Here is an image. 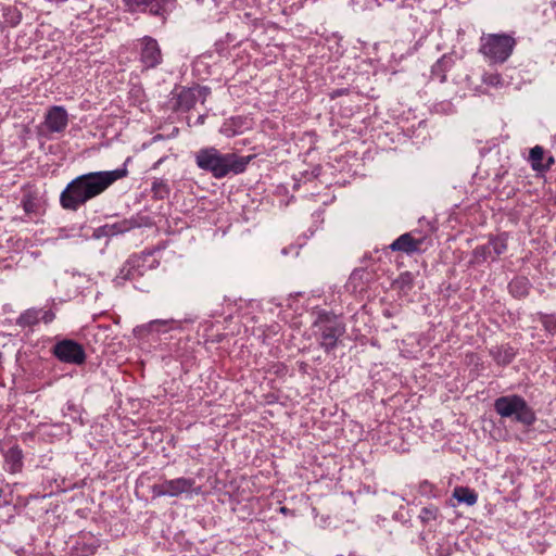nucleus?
<instances>
[{
    "label": "nucleus",
    "mask_w": 556,
    "mask_h": 556,
    "mask_svg": "<svg viewBox=\"0 0 556 556\" xmlns=\"http://www.w3.org/2000/svg\"><path fill=\"white\" fill-rule=\"evenodd\" d=\"M126 160L124 165L113 170H100L83 174L71 180L60 194V204L64 210L76 212L88 201L102 194L115 181L128 175Z\"/></svg>",
    "instance_id": "obj_1"
},
{
    "label": "nucleus",
    "mask_w": 556,
    "mask_h": 556,
    "mask_svg": "<svg viewBox=\"0 0 556 556\" xmlns=\"http://www.w3.org/2000/svg\"><path fill=\"white\" fill-rule=\"evenodd\" d=\"M251 160V155L223 153L215 147H204L194 152V163L198 168L211 174L215 179L242 174Z\"/></svg>",
    "instance_id": "obj_2"
},
{
    "label": "nucleus",
    "mask_w": 556,
    "mask_h": 556,
    "mask_svg": "<svg viewBox=\"0 0 556 556\" xmlns=\"http://www.w3.org/2000/svg\"><path fill=\"white\" fill-rule=\"evenodd\" d=\"M516 45V38L509 34H482L479 52L490 64H503L510 58Z\"/></svg>",
    "instance_id": "obj_3"
},
{
    "label": "nucleus",
    "mask_w": 556,
    "mask_h": 556,
    "mask_svg": "<svg viewBox=\"0 0 556 556\" xmlns=\"http://www.w3.org/2000/svg\"><path fill=\"white\" fill-rule=\"evenodd\" d=\"M494 410L502 418H508L523 426H532L536 416L528 402L518 394H509L497 397L494 401Z\"/></svg>",
    "instance_id": "obj_4"
},
{
    "label": "nucleus",
    "mask_w": 556,
    "mask_h": 556,
    "mask_svg": "<svg viewBox=\"0 0 556 556\" xmlns=\"http://www.w3.org/2000/svg\"><path fill=\"white\" fill-rule=\"evenodd\" d=\"M313 333L319 345L329 353L337 348L338 340L345 333V325L336 315L320 313L313 323Z\"/></svg>",
    "instance_id": "obj_5"
},
{
    "label": "nucleus",
    "mask_w": 556,
    "mask_h": 556,
    "mask_svg": "<svg viewBox=\"0 0 556 556\" xmlns=\"http://www.w3.org/2000/svg\"><path fill=\"white\" fill-rule=\"evenodd\" d=\"M157 265L159 262L153 258L151 252L132 255L122 266L113 282L115 286H123L125 281L143 276L147 269H153Z\"/></svg>",
    "instance_id": "obj_6"
},
{
    "label": "nucleus",
    "mask_w": 556,
    "mask_h": 556,
    "mask_svg": "<svg viewBox=\"0 0 556 556\" xmlns=\"http://www.w3.org/2000/svg\"><path fill=\"white\" fill-rule=\"evenodd\" d=\"M201 486L195 485L193 478L179 477L153 484L151 492L155 497H178L182 494H200Z\"/></svg>",
    "instance_id": "obj_7"
},
{
    "label": "nucleus",
    "mask_w": 556,
    "mask_h": 556,
    "mask_svg": "<svg viewBox=\"0 0 556 556\" xmlns=\"http://www.w3.org/2000/svg\"><path fill=\"white\" fill-rule=\"evenodd\" d=\"M129 13H149L166 21L175 8V0H123Z\"/></svg>",
    "instance_id": "obj_8"
},
{
    "label": "nucleus",
    "mask_w": 556,
    "mask_h": 556,
    "mask_svg": "<svg viewBox=\"0 0 556 556\" xmlns=\"http://www.w3.org/2000/svg\"><path fill=\"white\" fill-rule=\"evenodd\" d=\"M52 353L60 362L65 364L79 366L86 362V352L84 346L72 339L58 341L52 348Z\"/></svg>",
    "instance_id": "obj_9"
},
{
    "label": "nucleus",
    "mask_w": 556,
    "mask_h": 556,
    "mask_svg": "<svg viewBox=\"0 0 556 556\" xmlns=\"http://www.w3.org/2000/svg\"><path fill=\"white\" fill-rule=\"evenodd\" d=\"M508 235L506 232L491 237L488 243L478 245L472 253V262L480 264L489 260L495 261L507 250Z\"/></svg>",
    "instance_id": "obj_10"
},
{
    "label": "nucleus",
    "mask_w": 556,
    "mask_h": 556,
    "mask_svg": "<svg viewBox=\"0 0 556 556\" xmlns=\"http://www.w3.org/2000/svg\"><path fill=\"white\" fill-rule=\"evenodd\" d=\"M139 62L142 70L155 68L162 63L163 55L156 39L144 36L139 40Z\"/></svg>",
    "instance_id": "obj_11"
},
{
    "label": "nucleus",
    "mask_w": 556,
    "mask_h": 556,
    "mask_svg": "<svg viewBox=\"0 0 556 556\" xmlns=\"http://www.w3.org/2000/svg\"><path fill=\"white\" fill-rule=\"evenodd\" d=\"M68 124V114L61 105L51 106L45 116V125L51 132H62Z\"/></svg>",
    "instance_id": "obj_12"
},
{
    "label": "nucleus",
    "mask_w": 556,
    "mask_h": 556,
    "mask_svg": "<svg viewBox=\"0 0 556 556\" xmlns=\"http://www.w3.org/2000/svg\"><path fill=\"white\" fill-rule=\"evenodd\" d=\"M421 240L412 237L410 233H403L390 244L392 251H401L407 254L419 251Z\"/></svg>",
    "instance_id": "obj_13"
},
{
    "label": "nucleus",
    "mask_w": 556,
    "mask_h": 556,
    "mask_svg": "<svg viewBox=\"0 0 556 556\" xmlns=\"http://www.w3.org/2000/svg\"><path fill=\"white\" fill-rule=\"evenodd\" d=\"M4 466L5 470L11 473H17L23 468V452L14 445L4 453Z\"/></svg>",
    "instance_id": "obj_14"
},
{
    "label": "nucleus",
    "mask_w": 556,
    "mask_h": 556,
    "mask_svg": "<svg viewBox=\"0 0 556 556\" xmlns=\"http://www.w3.org/2000/svg\"><path fill=\"white\" fill-rule=\"evenodd\" d=\"M489 353L494 362L501 366L510 364L516 356V350L508 344L493 346Z\"/></svg>",
    "instance_id": "obj_15"
},
{
    "label": "nucleus",
    "mask_w": 556,
    "mask_h": 556,
    "mask_svg": "<svg viewBox=\"0 0 556 556\" xmlns=\"http://www.w3.org/2000/svg\"><path fill=\"white\" fill-rule=\"evenodd\" d=\"M453 61L451 58L443 55L431 67V79L444 83L446 80V72L452 68Z\"/></svg>",
    "instance_id": "obj_16"
},
{
    "label": "nucleus",
    "mask_w": 556,
    "mask_h": 556,
    "mask_svg": "<svg viewBox=\"0 0 556 556\" xmlns=\"http://www.w3.org/2000/svg\"><path fill=\"white\" fill-rule=\"evenodd\" d=\"M135 225L132 220L123 219L113 224H105L101 227V231L104 236L112 237L129 231Z\"/></svg>",
    "instance_id": "obj_17"
},
{
    "label": "nucleus",
    "mask_w": 556,
    "mask_h": 556,
    "mask_svg": "<svg viewBox=\"0 0 556 556\" xmlns=\"http://www.w3.org/2000/svg\"><path fill=\"white\" fill-rule=\"evenodd\" d=\"M509 292L515 298H525L530 290V282L526 277H517L508 285Z\"/></svg>",
    "instance_id": "obj_18"
},
{
    "label": "nucleus",
    "mask_w": 556,
    "mask_h": 556,
    "mask_svg": "<svg viewBox=\"0 0 556 556\" xmlns=\"http://www.w3.org/2000/svg\"><path fill=\"white\" fill-rule=\"evenodd\" d=\"M151 192L153 199L164 200L170 194V186L164 178H153L151 184Z\"/></svg>",
    "instance_id": "obj_19"
},
{
    "label": "nucleus",
    "mask_w": 556,
    "mask_h": 556,
    "mask_svg": "<svg viewBox=\"0 0 556 556\" xmlns=\"http://www.w3.org/2000/svg\"><path fill=\"white\" fill-rule=\"evenodd\" d=\"M453 497L457 500L458 503H464L468 506H472L478 501L477 493L467 488V486H457L453 491Z\"/></svg>",
    "instance_id": "obj_20"
},
{
    "label": "nucleus",
    "mask_w": 556,
    "mask_h": 556,
    "mask_svg": "<svg viewBox=\"0 0 556 556\" xmlns=\"http://www.w3.org/2000/svg\"><path fill=\"white\" fill-rule=\"evenodd\" d=\"M21 205H22L25 214L29 218H33L34 216L39 215V207H40L39 201H38L37 197L35 194H33L31 192H27L23 195Z\"/></svg>",
    "instance_id": "obj_21"
},
{
    "label": "nucleus",
    "mask_w": 556,
    "mask_h": 556,
    "mask_svg": "<svg viewBox=\"0 0 556 556\" xmlns=\"http://www.w3.org/2000/svg\"><path fill=\"white\" fill-rule=\"evenodd\" d=\"M543 156L544 150L542 147L535 146L530 150L529 159L534 170L543 172L548 169V165L542 164Z\"/></svg>",
    "instance_id": "obj_22"
},
{
    "label": "nucleus",
    "mask_w": 556,
    "mask_h": 556,
    "mask_svg": "<svg viewBox=\"0 0 556 556\" xmlns=\"http://www.w3.org/2000/svg\"><path fill=\"white\" fill-rule=\"evenodd\" d=\"M42 309L30 308L25 311L17 319V325L22 327L34 326L40 321Z\"/></svg>",
    "instance_id": "obj_23"
},
{
    "label": "nucleus",
    "mask_w": 556,
    "mask_h": 556,
    "mask_svg": "<svg viewBox=\"0 0 556 556\" xmlns=\"http://www.w3.org/2000/svg\"><path fill=\"white\" fill-rule=\"evenodd\" d=\"M197 103V96L193 89H184L178 96V104L181 109L190 110Z\"/></svg>",
    "instance_id": "obj_24"
},
{
    "label": "nucleus",
    "mask_w": 556,
    "mask_h": 556,
    "mask_svg": "<svg viewBox=\"0 0 556 556\" xmlns=\"http://www.w3.org/2000/svg\"><path fill=\"white\" fill-rule=\"evenodd\" d=\"M539 320L543 325L544 329L551 333L556 334V315L555 314H539Z\"/></svg>",
    "instance_id": "obj_25"
},
{
    "label": "nucleus",
    "mask_w": 556,
    "mask_h": 556,
    "mask_svg": "<svg viewBox=\"0 0 556 556\" xmlns=\"http://www.w3.org/2000/svg\"><path fill=\"white\" fill-rule=\"evenodd\" d=\"M438 516H439V508L433 505L424 507L419 514V518L422 523H430V522L437 520Z\"/></svg>",
    "instance_id": "obj_26"
},
{
    "label": "nucleus",
    "mask_w": 556,
    "mask_h": 556,
    "mask_svg": "<svg viewBox=\"0 0 556 556\" xmlns=\"http://www.w3.org/2000/svg\"><path fill=\"white\" fill-rule=\"evenodd\" d=\"M433 112L439 114H452L454 112V104L452 100H442L432 106Z\"/></svg>",
    "instance_id": "obj_27"
},
{
    "label": "nucleus",
    "mask_w": 556,
    "mask_h": 556,
    "mask_svg": "<svg viewBox=\"0 0 556 556\" xmlns=\"http://www.w3.org/2000/svg\"><path fill=\"white\" fill-rule=\"evenodd\" d=\"M433 484L428 481H422L419 483L418 491L422 496L431 497L434 496Z\"/></svg>",
    "instance_id": "obj_28"
},
{
    "label": "nucleus",
    "mask_w": 556,
    "mask_h": 556,
    "mask_svg": "<svg viewBox=\"0 0 556 556\" xmlns=\"http://www.w3.org/2000/svg\"><path fill=\"white\" fill-rule=\"evenodd\" d=\"M483 83L490 86L502 85V77L498 74H488L483 77Z\"/></svg>",
    "instance_id": "obj_29"
},
{
    "label": "nucleus",
    "mask_w": 556,
    "mask_h": 556,
    "mask_svg": "<svg viewBox=\"0 0 556 556\" xmlns=\"http://www.w3.org/2000/svg\"><path fill=\"white\" fill-rule=\"evenodd\" d=\"M169 324H177V321L174 320V319H155V320L150 321L148 324V327L150 329H154L155 328V329L160 330L161 326H167Z\"/></svg>",
    "instance_id": "obj_30"
},
{
    "label": "nucleus",
    "mask_w": 556,
    "mask_h": 556,
    "mask_svg": "<svg viewBox=\"0 0 556 556\" xmlns=\"http://www.w3.org/2000/svg\"><path fill=\"white\" fill-rule=\"evenodd\" d=\"M55 318V314L49 309V311H42L40 314V320H42L45 324H50Z\"/></svg>",
    "instance_id": "obj_31"
},
{
    "label": "nucleus",
    "mask_w": 556,
    "mask_h": 556,
    "mask_svg": "<svg viewBox=\"0 0 556 556\" xmlns=\"http://www.w3.org/2000/svg\"><path fill=\"white\" fill-rule=\"evenodd\" d=\"M399 283H401L402 288H404L406 286H410L412 285V274L403 273L399 278Z\"/></svg>",
    "instance_id": "obj_32"
},
{
    "label": "nucleus",
    "mask_w": 556,
    "mask_h": 556,
    "mask_svg": "<svg viewBox=\"0 0 556 556\" xmlns=\"http://www.w3.org/2000/svg\"><path fill=\"white\" fill-rule=\"evenodd\" d=\"M21 18H22L21 13L14 10V11H13V15H12V16H11V18L9 20V22H10V24H11L12 26H15V25H17V24L21 22Z\"/></svg>",
    "instance_id": "obj_33"
},
{
    "label": "nucleus",
    "mask_w": 556,
    "mask_h": 556,
    "mask_svg": "<svg viewBox=\"0 0 556 556\" xmlns=\"http://www.w3.org/2000/svg\"><path fill=\"white\" fill-rule=\"evenodd\" d=\"M167 159V156H163L159 159L151 167V169L155 170L160 167V165Z\"/></svg>",
    "instance_id": "obj_34"
},
{
    "label": "nucleus",
    "mask_w": 556,
    "mask_h": 556,
    "mask_svg": "<svg viewBox=\"0 0 556 556\" xmlns=\"http://www.w3.org/2000/svg\"><path fill=\"white\" fill-rule=\"evenodd\" d=\"M66 409H67L68 412H72V410H73V412H77V410H76V408H75V405H74L73 403H67V405H66Z\"/></svg>",
    "instance_id": "obj_35"
},
{
    "label": "nucleus",
    "mask_w": 556,
    "mask_h": 556,
    "mask_svg": "<svg viewBox=\"0 0 556 556\" xmlns=\"http://www.w3.org/2000/svg\"><path fill=\"white\" fill-rule=\"evenodd\" d=\"M94 551V547H90L88 548L86 552L85 551H81L83 555H88V554H92Z\"/></svg>",
    "instance_id": "obj_36"
},
{
    "label": "nucleus",
    "mask_w": 556,
    "mask_h": 556,
    "mask_svg": "<svg viewBox=\"0 0 556 556\" xmlns=\"http://www.w3.org/2000/svg\"><path fill=\"white\" fill-rule=\"evenodd\" d=\"M220 13H222V11H220V12H217V13H215V14H213V15H211L210 17H211L212 20H219V18H220V17H219Z\"/></svg>",
    "instance_id": "obj_37"
},
{
    "label": "nucleus",
    "mask_w": 556,
    "mask_h": 556,
    "mask_svg": "<svg viewBox=\"0 0 556 556\" xmlns=\"http://www.w3.org/2000/svg\"><path fill=\"white\" fill-rule=\"evenodd\" d=\"M553 162H554V159H553V157H549V159H548V162H547V164H546V165H548V167H549V166H551V164H552Z\"/></svg>",
    "instance_id": "obj_38"
},
{
    "label": "nucleus",
    "mask_w": 556,
    "mask_h": 556,
    "mask_svg": "<svg viewBox=\"0 0 556 556\" xmlns=\"http://www.w3.org/2000/svg\"><path fill=\"white\" fill-rule=\"evenodd\" d=\"M215 7H218L217 0H213Z\"/></svg>",
    "instance_id": "obj_39"
}]
</instances>
